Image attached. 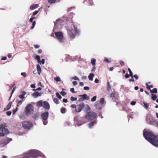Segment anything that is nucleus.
Returning <instances> with one entry per match:
<instances>
[{
	"instance_id": "obj_1",
	"label": "nucleus",
	"mask_w": 158,
	"mask_h": 158,
	"mask_svg": "<svg viewBox=\"0 0 158 158\" xmlns=\"http://www.w3.org/2000/svg\"><path fill=\"white\" fill-rule=\"evenodd\" d=\"M143 135L146 139L156 147V144L158 141V136L155 135L152 133L148 131H144Z\"/></svg>"
},
{
	"instance_id": "obj_2",
	"label": "nucleus",
	"mask_w": 158,
	"mask_h": 158,
	"mask_svg": "<svg viewBox=\"0 0 158 158\" xmlns=\"http://www.w3.org/2000/svg\"><path fill=\"white\" fill-rule=\"evenodd\" d=\"M67 32L70 36L73 38H75L76 35H79L80 32L79 30L73 25L68 28Z\"/></svg>"
},
{
	"instance_id": "obj_3",
	"label": "nucleus",
	"mask_w": 158,
	"mask_h": 158,
	"mask_svg": "<svg viewBox=\"0 0 158 158\" xmlns=\"http://www.w3.org/2000/svg\"><path fill=\"white\" fill-rule=\"evenodd\" d=\"M30 156L32 158H35L40 156L43 158H45L44 154L40 151L37 150H32L29 151Z\"/></svg>"
},
{
	"instance_id": "obj_4",
	"label": "nucleus",
	"mask_w": 158,
	"mask_h": 158,
	"mask_svg": "<svg viewBox=\"0 0 158 158\" xmlns=\"http://www.w3.org/2000/svg\"><path fill=\"white\" fill-rule=\"evenodd\" d=\"M97 116V114L93 111H90L87 112L85 118L89 121L92 120L95 118Z\"/></svg>"
},
{
	"instance_id": "obj_5",
	"label": "nucleus",
	"mask_w": 158,
	"mask_h": 158,
	"mask_svg": "<svg viewBox=\"0 0 158 158\" xmlns=\"http://www.w3.org/2000/svg\"><path fill=\"white\" fill-rule=\"evenodd\" d=\"M37 106L39 107L43 106L45 109L48 110L50 108V105L47 102L40 100L38 102L37 104Z\"/></svg>"
},
{
	"instance_id": "obj_6",
	"label": "nucleus",
	"mask_w": 158,
	"mask_h": 158,
	"mask_svg": "<svg viewBox=\"0 0 158 158\" xmlns=\"http://www.w3.org/2000/svg\"><path fill=\"white\" fill-rule=\"evenodd\" d=\"M55 36L54 37L56 38L57 40L61 43H62L64 42L63 40V35L62 32H56L54 33Z\"/></svg>"
},
{
	"instance_id": "obj_7",
	"label": "nucleus",
	"mask_w": 158,
	"mask_h": 158,
	"mask_svg": "<svg viewBox=\"0 0 158 158\" xmlns=\"http://www.w3.org/2000/svg\"><path fill=\"white\" fill-rule=\"evenodd\" d=\"M34 107L31 104H27L25 110V112L27 115H30L31 113L33 111Z\"/></svg>"
},
{
	"instance_id": "obj_8",
	"label": "nucleus",
	"mask_w": 158,
	"mask_h": 158,
	"mask_svg": "<svg viewBox=\"0 0 158 158\" xmlns=\"http://www.w3.org/2000/svg\"><path fill=\"white\" fill-rule=\"evenodd\" d=\"M8 133L9 131L5 127V125L0 126V137L4 136Z\"/></svg>"
},
{
	"instance_id": "obj_9",
	"label": "nucleus",
	"mask_w": 158,
	"mask_h": 158,
	"mask_svg": "<svg viewBox=\"0 0 158 158\" xmlns=\"http://www.w3.org/2000/svg\"><path fill=\"white\" fill-rule=\"evenodd\" d=\"M64 23V21L62 19H57L55 23L54 28L57 29H61Z\"/></svg>"
},
{
	"instance_id": "obj_10",
	"label": "nucleus",
	"mask_w": 158,
	"mask_h": 158,
	"mask_svg": "<svg viewBox=\"0 0 158 158\" xmlns=\"http://www.w3.org/2000/svg\"><path fill=\"white\" fill-rule=\"evenodd\" d=\"M49 115L48 111H46L42 113L41 116L42 119L44 120L43 124L44 125H46L48 123V121L46 120L48 119Z\"/></svg>"
},
{
	"instance_id": "obj_11",
	"label": "nucleus",
	"mask_w": 158,
	"mask_h": 158,
	"mask_svg": "<svg viewBox=\"0 0 158 158\" xmlns=\"http://www.w3.org/2000/svg\"><path fill=\"white\" fill-rule=\"evenodd\" d=\"M23 127L25 129H29L33 126L31 123L29 121H25L22 123Z\"/></svg>"
},
{
	"instance_id": "obj_12",
	"label": "nucleus",
	"mask_w": 158,
	"mask_h": 158,
	"mask_svg": "<svg viewBox=\"0 0 158 158\" xmlns=\"http://www.w3.org/2000/svg\"><path fill=\"white\" fill-rule=\"evenodd\" d=\"M74 121L77 123V125L78 126L82 125L86 122L84 121V120L81 121L80 119L77 117H75L74 118Z\"/></svg>"
},
{
	"instance_id": "obj_13",
	"label": "nucleus",
	"mask_w": 158,
	"mask_h": 158,
	"mask_svg": "<svg viewBox=\"0 0 158 158\" xmlns=\"http://www.w3.org/2000/svg\"><path fill=\"white\" fill-rule=\"evenodd\" d=\"M84 107V104L83 102H81L77 106L76 111L77 112H80Z\"/></svg>"
},
{
	"instance_id": "obj_14",
	"label": "nucleus",
	"mask_w": 158,
	"mask_h": 158,
	"mask_svg": "<svg viewBox=\"0 0 158 158\" xmlns=\"http://www.w3.org/2000/svg\"><path fill=\"white\" fill-rule=\"evenodd\" d=\"M9 139H7L5 140L0 141V148H2L4 147L6 145L8 142Z\"/></svg>"
},
{
	"instance_id": "obj_15",
	"label": "nucleus",
	"mask_w": 158,
	"mask_h": 158,
	"mask_svg": "<svg viewBox=\"0 0 158 158\" xmlns=\"http://www.w3.org/2000/svg\"><path fill=\"white\" fill-rule=\"evenodd\" d=\"M97 121L95 120L94 122H91L88 124V127L89 128H92L94 126V124L96 125L97 123Z\"/></svg>"
},
{
	"instance_id": "obj_16",
	"label": "nucleus",
	"mask_w": 158,
	"mask_h": 158,
	"mask_svg": "<svg viewBox=\"0 0 158 158\" xmlns=\"http://www.w3.org/2000/svg\"><path fill=\"white\" fill-rule=\"evenodd\" d=\"M42 93H39L37 92H35L33 94H32V95L33 97L34 98H36L39 96H40L41 95Z\"/></svg>"
},
{
	"instance_id": "obj_17",
	"label": "nucleus",
	"mask_w": 158,
	"mask_h": 158,
	"mask_svg": "<svg viewBox=\"0 0 158 158\" xmlns=\"http://www.w3.org/2000/svg\"><path fill=\"white\" fill-rule=\"evenodd\" d=\"M79 96L80 97H82L83 99L88 100L89 99V97L87 96V94H83V95H80Z\"/></svg>"
},
{
	"instance_id": "obj_18",
	"label": "nucleus",
	"mask_w": 158,
	"mask_h": 158,
	"mask_svg": "<svg viewBox=\"0 0 158 158\" xmlns=\"http://www.w3.org/2000/svg\"><path fill=\"white\" fill-rule=\"evenodd\" d=\"M29 151L27 153H25L23 154V158H31Z\"/></svg>"
},
{
	"instance_id": "obj_19",
	"label": "nucleus",
	"mask_w": 158,
	"mask_h": 158,
	"mask_svg": "<svg viewBox=\"0 0 158 158\" xmlns=\"http://www.w3.org/2000/svg\"><path fill=\"white\" fill-rule=\"evenodd\" d=\"M39 7V5L38 4H33L31 5L30 7V9L31 10H34Z\"/></svg>"
},
{
	"instance_id": "obj_20",
	"label": "nucleus",
	"mask_w": 158,
	"mask_h": 158,
	"mask_svg": "<svg viewBox=\"0 0 158 158\" xmlns=\"http://www.w3.org/2000/svg\"><path fill=\"white\" fill-rule=\"evenodd\" d=\"M36 68L37 71L38 72V73L39 75L40 74V73L41 72V67L39 64H37L36 65Z\"/></svg>"
},
{
	"instance_id": "obj_21",
	"label": "nucleus",
	"mask_w": 158,
	"mask_h": 158,
	"mask_svg": "<svg viewBox=\"0 0 158 158\" xmlns=\"http://www.w3.org/2000/svg\"><path fill=\"white\" fill-rule=\"evenodd\" d=\"M12 102H9L8 105L4 109V111H6L8 110L11 107V106Z\"/></svg>"
},
{
	"instance_id": "obj_22",
	"label": "nucleus",
	"mask_w": 158,
	"mask_h": 158,
	"mask_svg": "<svg viewBox=\"0 0 158 158\" xmlns=\"http://www.w3.org/2000/svg\"><path fill=\"white\" fill-rule=\"evenodd\" d=\"M94 76V74L93 73H90L88 76V77L89 80L92 81L93 80V78Z\"/></svg>"
},
{
	"instance_id": "obj_23",
	"label": "nucleus",
	"mask_w": 158,
	"mask_h": 158,
	"mask_svg": "<svg viewBox=\"0 0 158 158\" xmlns=\"http://www.w3.org/2000/svg\"><path fill=\"white\" fill-rule=\"evenodd\" d=\"M90 108L88 105H86L84 107V111L85 112H88L90 111Z\"/></svg>"
},
{
	"instance_id": "obj_24",
	"label": "nucleus",
	"mask_w": 158,
	"mask_h": 158,
	"mask_svg": "<svg viewBox=\"0 0 158 158\" xmlns=\"http://www.w3.org/2000/svg\"><path fill=\"white\" fill-rule=\"evenodd\" d=\"M33 57L36 59H37L38 60V62L39 64H41V61L40 60V56L38 55H36L33 56Z\"/></svg>"
},
{
	"instance_id": "obj_25",
	"label": "nucleus",
	"mask_w": 158,
	"mask_h": 158,
	"mask_svg": "<svg viewBox=\"0 0 158 158\" xmlns=\"http://www.w3.org/2000/svg\"><path fill=\"white\" fill-rule=\"evenodd\" d=\"M39 116V114L38 113H36L32 116V118L35 119L38 118Z\"/></svg>"
},
{
	"instance_id": "obj_26",
	"label": "nucleus",
	"mask_w": 158,
	"mask_h": 158,
	"mask_svg": "<svg viewBox=\"0 0 158 158\" xmlns=\"http://www.w3.org/2000/svg\"><path fill=\"white\" fill-rule=\"evenodd\" d=\"M104 60V61H106L108 63H110L112 61L111 58L108 59L106 57L105 58Z\"/></svg>"
},
{
	"instance_id": "obj_27",
	"label": "nucleus",
	"mask_w": 158,
	"mask_h": 158,
	"mask_svg": "<svg viewBox=\"0 0 158 158\" xmlns=\"http://www.w3.org/2000/svg\"><path fill=\"white\" fill-rule=\"evenodd\" d=\"M54 79L57 82H58L61 81V79L58 76H57L55 77H54Z\"/></svg>"
},
{
	"instance_id": "obj_28",
	"label": "nucleus",
	"mask_w": 158,
	"mask_h": 158,
	"mask_svg": "<svg viewBox=\"0 0 158 158\" xmlns=\"http://www.w3.org/2000/svg\"><path fill=\"white\" fill-rule=\"evenodd\" d=\"M157 96L155 94H152V99L153 100L155 101L157 98Z\"/></svg>"
},
{
	"instance_id": "obj_29",
	"label": "nucleus",
	"mask_w": 158,
	"mask_h": 158,
	"mask_svg": "<svg viewBox=\"0 0 158 158\" xmlns=\"http://www.w3.org/2000/svg\"><path fill=\"white\" fill-rule=\"evenodd\" d=\"M96 108L98 109H101V106L100 105L99 103L96 102L95 105Z\"/></svg>"
},
{
	"instance_id": "obj_30",
	"label": "nucleus",
	"mask_w": 158,
	"mask_h": 158,
	"mask_svg": "<svg viewBox=\"0 0 158 158\" xmlns=\"http://www.w3.org/2000/svg\"><path fill=\"white\" fill-rule=\"evenodd\" d=\"M150 92L152 94H156L157 93V89L156 88H155L152 90H150Z\"/></svg>"
},
{
	"instance_id": "obj_31",
	"label": "nucleus",
	"mask_w": 158,
	"mask_h": 158,
	"mask_svg": "<svg viewBox=\"0 0 158 158\" xmlns=\"http://www.w3.org/2000/svg\"><path fill=\"white\" fill-rule=\"evenodd\" d=\"M91 63L93 65H95L96 63V60L94 58H92L91 59Z\"/></svg>"
},
{
	"instance_id": "obj_32",
	"label": "nucleus",
	"mask_w": 158,
	"mask_h": 158,
	"mask_svg": "<svg viewBox=\"0 0 158 158\" xmlns=\"http://www.w3.org/2000/svg\"><path fill=\"white\" fill-rule=\"evenodd\" d=\"M61 112L62 114H64L66 112V109L64 107H62L60 109Z\"/></svg>"
},
{
	"instance_id": "obj_33",
	"label": "nucleus",
	"mask_w": 158,
	"mask_h": 158,
	"mask_svg": "<svg viewBox=\"0 0 158 158\" xmlns=\"http://www.w3.org/2000/svg\"><path fill=\"white\" fill-rule=\"evenodd\" d=\"M111 89V87L108 81L107 82V89L108 91H109Z\"/></svg>"
},
{
	"instance_id": "obj_34",
	"label": "nucleus",
	"mask_w": 158,
	"mask_h": 158,
	"mask_svg": "<svg viewBox=\"0 0 158 158\" xmlns=\"http://www.w3.org/2000/svg\"><path fill=\"white\" fill-rule=\"evenodd\" d=\"M128 70L129 71V76L131 77L132 78H133V73H132L131 70L130 69L128 68Z\"/></svg>"
},
{
	"instance_id": "obj_35",
	"label": "nucleus",
	"mask_w": 158,
	"mask_h": 158,
	"mask_svg": "<svg viewBox=\"0 0 158 158\" xmlns=\"http://www.w3.org/2000/svg\"><path fill=\"white\" fill-rule=\"evenodd\" d=\"M54 102L56 104H59V100L56 98H55L53 99Z\"/></svg>"
},
{
	"instance_id": "obj_36",
	"label": "nucleus",
	"mask_w": 158,
	"mask_h": 158,
	"mask_svg": "<svg viewBox=\"0 0 158 158\" xmlns=\"http://www.w3.org/2000/svg\"><path fill=\"white\" fill-rule=\"evenodd\" d=\"M143 104H144V105L145 108L146 109H148V107L149 106V104L147 103H145V102H143Z\"/></svg>"
},
{
	"instance_id": "obj_37",
	"label": "nucleus",
	"mask_w": 158,
	"mask_h": 158,
	"mask_svg": "<svg viewBox=\"0 0 158 158\" xmlns=\"http://www.w3.org/2000/svg\"><path fill=\"white\" fill-rule=\"evenodd\" d=\"M70 100L72 101L73 102L76 101L77 100V98L72 96L70 98Z\"/></svg>"
},
{
	"instance_id": "obj_38",
	"label": "nucleus",
	"mask_w": 158,
	"mask_h": 158,
	"mask_svg": "<svg viewBox=\"0 0 158 158\" xmlns=\"http://www.w3.org/2000/svg\"><path fill=\"white\" fill-rule=\"evenodd\" d=\"M96 98L97 96H94L91 98V101L92 102L95 101L96 99Z\"/></svg>"
},
{
	"instance_id": "obj_39",
	"label": "nucleus",
	"mask_w": 158,
	"mask_h": 158,
	"mask_svg": "<svg viewBox=\"0 0 158 158\" xmlns=\"http://www.w3.org/2000/svg\"><path fill=\"white\" fill-rule=\"evenodd\" d=\"M104 99L103 98H102L101 99L100 102L101 105H103L104 104Z\"/></svg>"
},
{
	"instance_id": "obj_40",
	"label": "nucleus",
	"mask_w": 158,
	"mask_h": 158,
	"mask_svg": "<svg viewBox=\"0 0 158 158\" xmlns=\"http://www.w3.org/2000/svg\"><path fill=\"white\" fill-rule=\"evenodd\" d=\"M56 96L59 99H61L62 97L58 93V92L56 93Z\"/></svg>"
},
{
	"instance_id": "obj_41",
	"label": "nucleus",
	"mask_w": 158,
	"mask_h": 158,
	"mask_svg": "<svg viewBox=\"0 0 158 158\" xmlns=\"http://www.w3.org/2000/svg\"><path fill=\"white\" fill-rule=\"evenodd\" d=\"M115 93L114 92L110 94L109 95L110 97L111 98L114 97L115 96Z\"/></svg>"
},
{
	"instance_id": "obj_42",
	"label": "nucleus",
	"mask_w": 158,
	"mask_h": 158,
	"mask_svg": "<svg viewBox=\"0 0 158 158\" xmlns=\"http://www.w3.org/2000/svg\"><path fill=\"white\" fill-rule=\"evenodd\" d=\"M57 0H48V2L50 3H52L55 2Z\"/></svg>"
},
{
	"instance_id": "obj_43",
	"label": "nucleus",
	"mask_w": 158,
	"mask_h": 158,
	"mask_svg": "<svg viewBox=\"0 0 158 158\" xmlns=\"http://www.w3.org/2000/svg\"><path fill=\"white\" fill-rule=\"evenodd\" d=\"M72 79L73 80L79 81V78L77 77L76 76H75L73 77Z\"/></svg>"
},
{
	"instance_id": "obj_44",
	"label": "nucleus",
	"mask_w": 158,
	"mask_h": 158,
	"mask_svg": "<svg viewBox=\"0 0 158 158\" xmlns=\"http://www.w3.org/2000/svg\"><path fill=\"white\" fill-rule=\"evenodd\" d=\"M21 74L22 76H23L24 77H25L27 76L25 72L22 73H21Z\"/></svg>"
},
{
	"instance_id": "obj_45",
	"label": "nucleus",
	"mask_w": 158,
	"mask_h": 158,
	"mask_svg": "<svg viewBox=\"0 0 158 158\" xmlns=\"http://www.w3.org/2000/svg\"><path fill=\"white\" fill-rule=\"evenodd\" d=\"M35 24H36V22L35 21H34L32 22V26L31 27V29H33L34 28V27L35 25Z\"/></svg>"
},
{
	"instance_id": "obj_46",
	"label": "nucleus",
	"mask_w": 158,
	"mask_h": 158,
	"mask_svg": "<svg viewBox=\"0 0 158 158\" xmlns=\"http://www.w3.org/2000/svg\"><path fill=\"white\" fill-rule=\"evenodd\" d=\"M12 113V112L11 111H8L6 112V114L8 116H10Z\"/></svg>"
},
{
	"instance_id": "obj_47",
	"label": "nucleus",
	"mask_w": 158,
	"mask_h": 158,
	"mask_svg": "<svg viewBox=\"0 0 158 158\" xmlns=\"http://www.w3.org/2000/svg\"><path fill=\"white\" fill-rule=\"evenodd\" d=\"M18 108H16L15 109L13 110V114H15L16 112L18 110Z\"/></svg>"
},
{
	"instance_id": "obj_48",
	"label": "nucleus",
	"mask_w": 158,
	"mask_h": 158,
	"mask_svg": "<svg viewBox=\"0 0 158 158\" xmlns=\"http://www.w3.org/2000/svg\"><path fill=\"white\" fill-rule=\"evenodd\" d=\"M96 69V67L95 66H94L93 67L92 69L91 70V71L92 72H94Z\"/></svg>"
},
{
	"instance_id": "obj_49",
	"label": "nucleus",
	"mask_w": 158,
	"mask_h": 158,
	"mask_svg": "<svg viewBox=\"0 0 158 158\" xmlns=\"http://www.w3.org/2000/svg\"><path fill=\"white\" fill-rule=\"evenodd\" d=\"M39 12V10H36L35 11V12H34L33 13V15H36L37 14H38V13Z\"/></svg>"
},
{
	"instance_id": "obj_50",
	"label": "nucleus",
	"mask_w": 158,
	"mask_h": 158,
	"mask_svg": "<svg viewBox=\"0 0 158 158\" xmlns=\"http://www.w3.org/2000/svg\"><path fill=\"white\" fill-rule=\"evenodd\" d=\"M70 91L73 93H76V92H75L74 91V88H73L70 89Z\"/></svg>"
},
{
	"instance_id": "obj_51",
	"label": "nucleus",
	"mask_w": 158,
	"mask_h": 158,
	"mask_svg": "<svg viewBox=\"0 0 158 158\" xmlns=\"http://www.w3.org/2000/svg\"><path fill=\"white\" fill-rule=\"evenodd\" d=\"M84 89L85 90H88L89 89V88L88 86H85L84 87Z\"/></svg>"
},
{
	"instance_id": "obj_52",
	"label": "nucleus",
	"mask_w": 158,
	"mask_h": 158,
	"mask_svg": "<svg viewBox=\"0 0 158 158\" xmlns=\"http://www.w3.org/2000/svg\"><path fill=\"white\" fill-rule=\"evenodd\" d=\"M70 107L72 108H76L77 106L75 104H72L71 105Z\"/></svg>"
},
{
	"instance_id": "obj_53",
	"label": "nucleus",
	"mask_w": 158,
	"mask_h": 158,
	"mask_svg": "<svg viewBox=\"0 0 158 158\" xmlns=\"http://www.w3.org/2000/svg\"><path fill=\"white\" fill-rule=\"evenodd\" d=\"M136 104V102L135 101H132L131 102V105H135Z\"/></svg>"
},
{
	"instance_id": "obj_54",
	"label": "nucleus",
	"mask_w": 158,
	"mask_h": 158,
	"mask_svg": "<svg viewBox=\"0 0 158 158\" xmlns=\"http://www.w3.org/2000/svg\"><path fill=\"white\" fill-rule=\"evenodd\" d=\"M73 84L74 85H76L77 84V82L76 81H74L73 82Z\"/></svg>"
},
{
	"instance_id": "obj_55",
	"label": "nucleus",
	"mask_w": 158,
	"mask_h": 158,
	"mask_svg": "<svg viewBox=\"0 0 158 158\" xmlns=\"http://www.w3.org/2000/svg\"><path fill=\"white\" fill-rule=\"evenodd\" d=\"M60 94L63 96H64L66 94V93L64 91H61L60 92Z\"/></svg>"
},
{
	"instance_id": "obj_56",
	"label": "nucleus",
	"mask_w": 158,
	"mask_h": 158,
	"mask_svg": "<svg viewBox=\"0 0 158 158\" xmlns=\"http://www.w3.org/2000/svg\"><path fill=\"white\" fill-rule=\"evenodd\" d=\"M134 78H135L136 80H138V76L136 74H135L133 76Z\"/></svg>"
},
{
	"instance_id": "obj_57",
	"label": "nucleus",
	"mask_w": 158,
	"mask_h": 158,
	"mask_svg": "<svg viewBox=\"0 0 158 158\" xmlns=\"http://www.w3.org/2000/svg\"><path fill=\"white\" fill-rule=\"evenodd\" d=\"M41 63L42 64H44L45 63V59H42L41 60Z\"/></svg>"
},
{
	"instance_id": "obj_58",
	"label": "nucleus",
	"mask_w": 158,
	"mask_h": 158,
	"mask_svg": "<svg viewBox=\"0 0 158 158\" xmlns=\"http://www.w3.org/2000/svg\"><path fill=\"white\" fill-rule=\"evenodd\" d=\"M19 98L21 99H23L24 98V96L23 95L21 94V95H19Z\"/></svg>"
},
{
	"instance_id": "obj_59",
	"label": "nucleus",
	"mask_w": 158,
	"mask_h": 158,
	"mask_svg": "<svg viewBox=\"0 0 158 158\" xmlns=\"http://www.w3.org/2000/svg\"><path fill=\"white\" fill-rule=\"evenodd\" d=\"M34 47L35 48H38L40 47V46L38 45H35Z\"/></svg>"
},
{
	"instance_id": "obj_60",
	"label": "nucleus",
	"mask_w": 158,
	"mask_h": 158,
	"mask_svg": "<svg viewBox=\"0 0 158 158\" xmlns=\"http://www.w3.org/2000/svg\"><path fill=\"white\" fill-rule=\"evenodd\" d=\"M63 101L64 102L67 103L68 102V100H67V99L64 98L63 100Z\"/></svg>"
},
{
	"instance_id": "obj_61",
	"label": "nucleus",
	"mask_w": 158,
	"mask_h": 158,
	"mask_svg": "<svg viewBox=\"0 0 158 158\" xmlns=\"http://www.w3.org/2000/svg\"><path fill=\"white\" fill-rule=\"evenodd\" d=\"M16 89V87H14L12 91V93L11 94V95H12L13 93H14V91L15 90V89Z\"/></svg>"
},
{
	"instance_id": "obj_62",
	"label": "nucleus",
	"mask_w": 158,
	"mask_h": 158,
	"mask_svg": "<svg viewBox=\"0 0 158 158\" xmlns=\"http://www.w3.org/2000/svg\"><path fill=\"white\" fill-rule=\"evenodd\" d=\"M94 82L96 83H98L99 82V80L97 78H96Z\"/></svg>"
},
{
	"instance_id": "obj_63",
	"label": "nucleus",
	"mask_w": 158,
	"mask_h": 158,
	"mask_svg": "<svg viewBox=\"0 0 158 158\" xmlns=\"http://www.w3.org/2000/svg\"><path fill=\"white\" fill-rule=\"evenodd\" d=\"M35 19L34 17H31L30 19V21L31 22H33V20Z\"/></svg>"
},
{
	"instance_id": "obj_64",
	"label": "nucleus",
	"mask_w": 158,
	"mask_h": 158,
	"mask_svg": "<svg viewBox=\"0 0 158 158\" xmlns=\"http://www.w3.org/2000/svg\"><path fill=\"white\" fill-rule=\"evenodd\" d=\"M120 64L122 66H123L125 64L124 62L123 61H121L120 62Z\"/></svg>"
}]
</instances>
